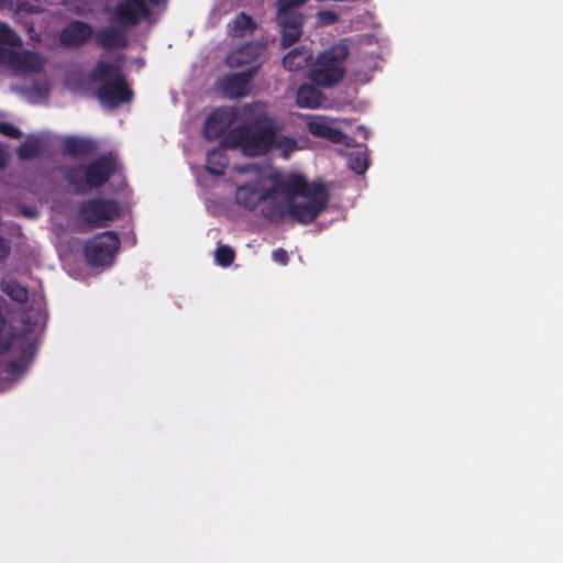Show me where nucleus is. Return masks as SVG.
<instances>
[{
  "mask_svg": "<svg viewBox=\"0 0 563 563\" xmlns=\"http://www.w3.org/2000/svg\"><path fill=\"white\" fill-rule=\"evenodd\" d=\"M279 195L290 200L288 218L303 225L311 224L327 208L330 192L321 179L308 181L298 173L279 179Z\"/></svg>",
  "mask_w": 563,
  "mask_h": 563,
  "instance_id": "obj_1",
  "label": "nucleus"
},
{
  "mask_svg": "<svg viewBox=\"0 0 563 563\" xmlns=\"http://www.w3.org/2000/svg\"><path fill=\"white\" fill-rule=\"evenodd\" d=\"M123 56L113 62L98 59L89 74L92 82L100 84L95 96L107 109H117L134 99V91L122 73Z\"/></svg>",
  "mask_w": 563,
  "mask_h": 563,
  "instance_id": "obj_2",
  "label": "nucleus"
},
{
  "mask_svg": "<svg viewBox=\"0 0 563 563\" xmlns=\"http://www.w3.org/2000/svg\"><path fill=\"white\" fill-rule=\"evenodd\" d=\"M277 123L256 126H233L224 134L222 144L231 150L240 148L247 157L265 156L272 152L274 134L280 131Z\"/></svg>",
  "mask_w": 563,
  "mask_h": 563,
  "instance_id": "obj_3",
  "label": "nucleus"
},
{
  "mask_svg": "<svg viewBox=\"0 0 563 563\" xmlns=\"http://www.w3.org/2000/svg\"><path fill=\"white\" fill-rule=\"evenodd\" d=\"M117 162L111 155H101L86 165L63 168L65 180L77 195L104 186L117 172Z\"/></svg>",
  "mask_w": 563,
  "mask_h": 563,
  "instance_id": "obj_4",
  "label": "nucleus"
},
{
  "mask_svg": "<svg viewBox=\"0 0 563 563\" xmlns=\"http://www.w3.org/2000/svg\"><path fill=\"white\" fill-rule=\"evenodd\" d=\"M349 55L350 48L342 41L321 52L309 71L311 82L322 88L334 87L345 76Z\"/></svg>",
  "mask_w": 563,
  "mask_h": 563,
  "instance_id": "obj_5",
  "label": "nucleus"
},
{
  "mask_svg": "<svg viewBox=\"0 0 563 563\" xmlns=\"http://www.w3.org/2000/svg\"><path fill=\"white\" fill-rule=\"evenodd\" d=\"M119 246L118 234L106 231L87 241L84 247L85 257L91 266H108L112 264Z\"/></svg>",
  "mask_w": 563,
  "mask_h": 563,
  "instance_id": "obj_6",
  "label": "nucleus"
},
{
  "mask_svg": "<svg viewBox=\"0 0 563 563\" xmlns=\"http://www.w3.org/2000/svg\"><path fill=\"white\" fill-rule=\"evenodd\" d=\"M79 216L92 228L106 227L120 214L119 203L113 199L91 198L80 203Z\"/></svg>",
  "mask_w": 563,
  "mask_h": 563,
  "instance_id": "obj_7",
  "label": "nucleus"
},
{
  "mask_svg": "<svg viewBox=\"0 0 563 563\" xmlns=\"http://www.w3.org/2000/svg\"><path fill=\"white\" fill-rule=\"evenodd\" d=\"M279 179L273 178V184L268 188H262L258 179L240 185L235 191V202L246 210H255L262 201H268L274 195H279Z\"/></svg>",
  "mask_w": 563,
  "mask_h": 563,
  "instance_id": "obj_8",
  "label": "nucleus"
},
{
  "mask_svg": "<svg viewBox=\"0 0 563 563\" xmlns=\"http://www.w3.org/2000/svg\"><path fill=\"white\" fill-rule=\"evenodd\" d=\"M147 0H119L112 12V20L121 26H136L150 21L153 15Z\"/></svg>",
  "mask_w": 563,
  "mask_h": 563,
  "instance_id": "obj_9",
  "label": "nucleus"
},
{
  "mask_svg": "<svg viewBox=\"0 0 563 563\" xmlns=\"http://www.w3.org/2000/svg\"><path fill=\"white\" fill-rule=\"evenodd\" d=\"M239 120V108H216L205 120L203 135L208 140H216L227 134L230 128Z\"/></svg>",
  "mask_w": 563,
  "mask_h": 563,
  "instance_id": "obj_10",
  "label": "nucleus"
},
{
  "mask_svg": "<svg viewBox=\"0 0 563 563\" xmlns=\"http://www.w3.org/2000/svg\"><path fill=\"white\" fill-rule=\"evenodd\" d=\"M260 70V65H252L240 73L228 74L219 81V87L228 98H241L249 93L250 84Z\"/></svg>",
  "mask_w": 563,
  "mask_h": 563,
  "instance_id": "obj_11",
  "label": "nucleus"
},
{
  "mask_svg": "<svg viewBox=\"0 0 563 563\" xmlns=\"http://www.w3.org/2000/svg\"><path fill=\"white\" fill-rule=\"evenodd\" d=\"M93 30L90 24L74 20L67 23L59 33V43L67 48L84 46L92 37Z\"/></svg>",
  "mask_w": 563,
  "mask_h": 563,
  "instance_id": "obj_12",
  "label": "nucleus"
},
{
  "mask_svg": "<svg viewBox=\"0 0 563 563\" xmlns=\"http://www.w3.org/2000/svg\"><path fill=\"white\" fill-rule=\"evenodd\" d=\"M240 123L236 126H256L268 123H277L268 113L267 106L261 101L246 103L239 109Z\"/></svg>",
  "mask_w": 563,
  "mask_h": 563,
  "instance_id": "obj_13",
  "label": "nucleus"
},
{
  "mask_svg": "<svg viewBox=\"0 0 563 563\" xmlns=\"http://www.w3.org/2000/svg\"><path fill=\"white\" fill-rule=\"evenodd\" d=\"M264 47L260 43L249 42L239 48L232 51L225 57V64L230 68H238L242 66L260 65L256 63L258 57L263 54Z\"/></svg>",
  "mask_w": 563,
  "mask_h": 563,
  "instance_id": "obj_14",
  "label": "nucleus"
},
{
  "mask_svg": "<svg viewBox=\"0 0 563 563\" xmlns=\"http://www.w3.org/2000/svg\"><path fill=\"white\" fill-rule=\"evenodd\" d=\"M128 26H104L97 31L96 44L104 49L125 48L129 45Z\"/></svg>",
  "mask_w": 563,
  "mask_h": 563,
  "instance_id": "obj_15",
  "label": "nucleus"
},
{
  "mask_svg": "<svg viewBox=\"0 0 563 563\" xmlns=\"http://www.w3.org/2000/svg\"><path fill=\"white\" fill-rule=\"evenodd\" d=\"M45 59L34 51L25 49L22 52L12 51L9 66L21 73H38L44 66Z\"/></svg>",
  "mask_w": 563,
  "mask_h": 563,
  "instance_id": "obj_16",
  "label": "nucleus"
},
{
  "mask_svg": "<svg viewBox=\"0 0 563 563\" xmlns=\"http://www.w3.org/2000/svg\"><path fill=\"white\" fill-rule=\"evenodd\" d=\"M307 130L313 136L325 139L334 144H340L345 139V134L342 130L330 125L320 118L309 121L307 123Z\"/></svg>",
  "mask_w": 563,
  "mask_h": 563,
  "instance_id": "obj_17",
  "label": "nucleus"
},
{
  "mask_svg": "<svg viewBox=\"0 0 563 563\" xmlns=\"http://www.w3.org/2000/svg\"><path fill=\"white\" fill-rule=\"evenodd\" d=\"M96 150V144L89 139L77 136H68L63 142L64 154L73 157H84L92 154Z\"/></svg>",
  "mask_w": 563,
  "mask_h": 563,
  "instance_id": "obj_18",
  "label": "nucleus"
},
{
  "mask_svg": "<svg viewBox=\"0 0 563 563\" xmlns=\"http://www.w3.org/2000/svg\"><path fill=\"white\" fill-rule=\"evenodd\" d=\"M312 59V51L307 46H297L292 48L283 58L284 67L289 71L303 69Z\"/></svg>",
  "mask_w": 563,
  "mask_h": 563,
  "instance_id": "obj_19",
  "label": "nucleus"
},
{
  "mask_svg": "<svg viewBox=\"0 0 563 563\" xmlns=\"http://www.w3.org/2000/svg\"><path fill=\"white\" fill-rule=\"evenodd\" d=\"M324 97L316 85H301L297 91L296 102L300 108L317 109L321 106Z\"/></svg>",
  "mask_w": 563,
  "mask_h": 563,
  "instance_id": "obj_20",
  "label": "nucleus"
},
{
  "mask_svg": "<svg viewBox=\"0 0 563 563\" xmlns=\"http://www.w3.org/2000/svg\"><path fill=\"white\" fill-rule=\"evenodd\" d=\"M278 195H274L268 201H262L264 207L262 208V216L271 222L277 223L288 217V206L290 205L289 198L280 201L277 199Z\"/></svg>",
  "mask_w": 563,
  "mask_h": 563,
  "instance_id": "obj_21",
  "label": "nucleus"
},
{
  "mask_svg": "<svg viewBox=\"0 0 563 563\" xmlns=\"http://www.w3.org/2000/svg\"><path fill=\"white\" fill-rule=\"evenodd\" d=\"M223 144L222 147H217L207 153L206 157V169L213 176H222L229 165V158L225 154Z\"/></svg>",
  "mask_w": 563,
  "mask_h": 563,
  "instance_id": "obj_22",
  "label": "nucleus"
},
{
  "mask_svg": "<svg viewBox=\"0 0 563 563\" xmlns=\"http://www.w3.org/2000/svg\"><path fill=\"white\" fill-rule=\"evenodd\" d=\"M228 29L232 36L244 37L253 34V32L257 29V24L251 15L244 12H240L233 20L229 22Z\"/></svg>",
  "mask_w": 563,
  "mask_h": 563,
  "instance_id": "obj_23",
  "label": "nucleus"
},
{
  "mask_svg": "<svg viewBox=\"0 0 563 563\" xmlns=\"http://www.w3.org/2000/svg\"><path fill=\"white\" fill-rule=\"evenodd\" d=\"M16 339V330L0 311V355L8 353Z\"/></svg>",
  "mask_w": 563,
  "mask_h": 563,
  "instance_id": "obj_24",
  "label": "nucleus"
},
{
  "mask_svg": "<svg viewBox=\"0 0 563 563\" xmlns=\"http://www.w3.org/2000/svg\"><path fill=\"white\" fill-rule=\"evenodd\" d=\"M2 291L9 296L13 301L25 303L29 299L27 288L18 283L16 280H8L1 283Z\"/></svg>",
  "mask_w": 563,
  "mask_h": 563,
  "instance_id": "obj_25",
  "label": "nucleus"
},
{
  "mask_svg": "<svg viewBox=\"0 0 563 563\" xmlns=\"http://www.w3.org/2000/svg\"><path fill=\"white\" fill-rule=\"evenodd\" d=\"M272 151L277 150L284 158H288L297 148L298 143L294 137L274 134Z\"/></svg>",
  "mask_w": 563,
  "mask_h": 563,
  "instance_id": "obj_26",
  "label": "nucleus"
},
{
  "mask_svg": "<svg viewBox=\"0 0 563 563\" xmlns=\"http://www.w3.org/2000/svg\"><path fill=\"white\" fill-rule=\"evenodd\" d=\"M42 153V144L37 139L26 140L16 151L19 158L32 159L38 157Z\"/></svg>",
  "mask_w": 563,
  "mask_h": 563,
  "instance_id": "obj_27",
  "label": "nucleus"
},
{
  "mask_svg": "<svg viewBox=\"0 0 563 563\" xmlns=\"http://www.w3.org/2000/svg\"><path fill=\"white\" fill-rule=\"evenodd\" d=\"M277 22L282 27L288 29H302L305 16L297 12H284L277 11Z\"/></svg>",
  "mask_w": 563,
  "mask_h": 563,
  "instance_id": "obj_28",
  "label": "nucleus"
},
{
  "mask_svg": "<svg viewBox=\"0 0 563 563\" xmlns=\"http://www.w3.org/2000/svg\"><path fill=\"white\" fill-rule=\"evenodd\" d=\"M349 166L354 173L358 175L364 174L369 166L367 154L362 151L351 153L349 156Z\"/></svg>",
  "mask_w": 563,
  "mask_h": 563,
  "instance_id": "obj_29",
  "label": "nucleus"
},
{
  "mask_svg": "<svg viewBox=\"0 0 563 563\" xmlns=\"http://www.w3.org/2000/svg\"><path fill=\"white\" fill-rule=\"evenodd\" d=\"M0 43L12 47H20L22 38L9 24L0 22Z\"/></svg>",
  "mask_w": 563,
  "mask_h": 563,
  "instance_id": "obj_30",
  "label": "nucleus"
},
{
  "mask_svg": "<svg viewBox=\"0 0 563 563\" xmlns=\"http://www.w3.org/2000/svg\"><path fill=\"white\" fill-rule=\"evenodd\" d=\"M235 258L234 250L229 245H219L216 250V262L222 267L230 266Z\"/></svg>",
  "mask_w": 563,
  "mask_h": 563,
  "instance_id": "obj_31",
  "label": "nucleus"
},
{
  "mask_svg": "<svg viewBox=\"0 0 563 563\" xmlns=\"http://www.w3.org/2000/svg\"><path fill=\"white\" fill-rule=\"evenodd\" d=\"M282 38H280V45L283 48L290 47L296 42L299 41L302 34V29H288V27H282Z\"/></svg>",
  "mask_w": 563,
  "mask_h": 563,
  "instance_id": "obj_32",
  "label": "nucleus"
},
{
  "mask_svg": "<svg viewBox=\"0 0 563 563\" xmlns=\"http://www.w3.org/2000/svg\"><path fill=\"white\" fill-rule=\"evenodd\" d=\"M0 133L11 139H21L23 135L18 126L7 121L0 122Z\"/></svg>",
  "mask_w": 563,
  "mask_h": 563,
  "instance_id": "obj_33",
  "label": "nucleus"
},
{
  "mask_svg": "<svg viewBox=\"0 0 563 563\" xmlns=\"http://www.w3.org/2000/svg\"><path fill=\"white\" fill-rule=\"evenodd\" d=\"M318 21L323 25H331L340 20L339 14L332 10H321L317 14Z\"/></svg>",
  "mask_w": 563,
  "mask_h": 563,
  "instance_id": "obj_34",
  "label": "nucleus"
},
{
  "mask_svg": "<svg viewBox=\"0 0 563 563\" xmlns=\"http://www.w3.org/2000/svg\"><path fill=\"white\" fill-rule=\"evenodd\" d=\"M25 367H26V364L23 360H15V361H10L5 365V371L10 376L13 377V376H16V375L23 373Z\"/></svg>",
  "mask_w": 563,
  "mask_h": 563,
  "instance_id": "obj_35",
  "label": "nucleus"
},
{
  "mask_svg": "<svg viewBox=\"0 0 563 563\" xmlns=\"http://www.w3.org/2000/svg\"><path fill=\"white\" fill-rule=\"evenodd\" d=\"M236 170L241 174H255L260 176L262 174V167L258 164L250 163L240 165L236 167Z\"/></svg>",
  "mask_w": 563,
  "mask_h": 563,
  "instance_id": "obj_36",
  "label": "nucleus"
},
{
  "mask_svg": "<svg viewBox=\"0 0 563 563\" xmlns=\"http://www.w3.org/2000/svg\"><path fill=\"white\" fill-rule=\"evenodd\" d=\"M273 260L282 265H286L289 261L288 253L284 249L273 251Z\"/></svg>",
  "mask_w": 563,
  "mask_h": 563,
  "instance_id": "obj_37",
  "label": "nucleus"
},
{
  "mask_svg": "<svg viewBox=\"0 0 563 563\" xmlns=\"http://www.w3.org/2000/svg\"><path fill=\"white\" fill-rule=\"evenodd\" d=\"M10 254V246L7 244L5 240L0 236V261L5 260Z\"/></svg>",
  "mask_w": 563,
  "mask_h": 563,
  "instance_id": "obj_38",
  "label": "nucleus"
},
{
  "mask_svg": "<svg viewBox=\"0 0 563 563\" xmlns=\"http://www.w3.org/2000/svg\"><path fill=\"white\" fill-rule=\"evenodd\" d=\"M11 53H12L11 49L0 46V64L9 65Z\"/></svg>",
  "mask_w": 563,
  "mask_h": 563,
  "instance_id": "obj_39",
  "label": "nucleus"
},
{
  "mask_svg": "<svg viewBox=\"0 0 563 563\" xmlns=\"http://www.w3.org/2000/svg\"><path fill=\"white\" fill-rule=\"evenodd\" d=\"M27 34L32 42H41V35L35 31L34 26L30 25L27 27Z\"/></svg>",
  "mask_w": 563,
  "mask_h": 563,
  "instance_id": "obj_40",
  "label": "nucleus"
},
{
  "mask_svg": "<svg viewBox=\"0 0 563 563\" xmlns=\"http://www.w3.org/2000/svg\"><path fill=\"white\" fill-rule=\"evenodd\" d=\"M12 5V0H0V10H9Z\"/></svg>",
  "mask_w": 563,
  "mask_h": 563,
  "instance_id": "obj_41",
  "label": "nucleus"
},
{
  "mask_svg": "<svg viewBox=\"0 0 563 563\" xmlns=\"http://www.w3.org/2000/svg\"><path fill=\"white\" fill-rule=\"evenodd\" d=\"M23 213H24L25 216H27L29 218H34V217H36V216H37V212H36L35 210H33V209H27V208H24V209H23Z\"/></svg>",
  "mask_w": 563,
  "mask_h": 563,
  "instance_id": "obj_42",
  "label": "nucleus"
},
{
  "mask_svg": "<svg viewBox=\"0 0 563 563\" xmlns=\"http://www.w3.org/2000/svg\"><path fill=\"white\" fill-rule=\"evenodd\" d=\"M4 164H5V162H4L3 155H2V153L0 152V168H3V167H4Z\"/></svg>",
  "mask_w": 563,
  "mask_h": 563,
  "instance_id": "obj_43",
  "label": "nucleus"
}]
</instances>
